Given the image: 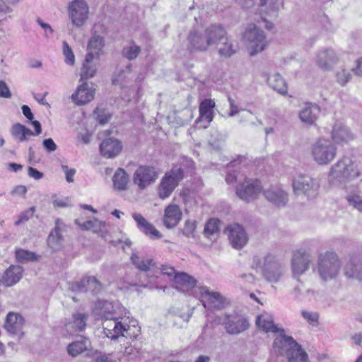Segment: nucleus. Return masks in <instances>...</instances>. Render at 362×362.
Returning a JSON list of instances; mask_svg holds the SVG:
<instances>
[{"mask_svg":"<svg viewBox=\"0 0 362 362\" xmlns=\"http://www.w3.org/2000/svg\"><path fill=\"white\" fill-rule=\"evenodd\" d=\"M93 313L103 320L104 333L111 339L124 336L129 328V313L118 301L98 300Z\"/></svg>","mask_w":362,"mask_h":362,"instance_id":"f257e3e1","label":"nucleus"},{"mask_svg":"<svg viewBox=\"0 0 362 362\" xmlns=\"http://www.w3.org/2000/svg\"><path fill=\"white\" fill-rule=\"evenodd\" d=\"M362 169L359 163L350 156H343L329 169L328 182L334 186L346 187L348 183L361 179Z\"/></svg>","mask_w":362,"mask_h":362,"instance_id":"f03ea898","label":"nucleus"},{"mask_svg":"<svg viewBox=\"0 0 362 362\" xmlns=\"http://www.w3.org/2000/svg\"><path fill=\"white\" fill-rule=\"evenodd\" d=\"M272 351L276 355L286 356L288 362H308L307 354L283 329L276 333Z\"/></svg>","mask_w":362,"mask_h":362,"instance_id":"7ed1b4c3","label":"nucleus"},{"mask_svg":"<svg viewBox=\"0 0 362 362\" xmlns=\"http://www.w3.org/2000/svg\"><path fill=\"white\" fill-rule=\"evenodd\" d=\"M219 25H211L202 30H192L187 36V47L191 52H206L216 44Z\"/></svg>","mask_w":362,"mask_h":362,"instance_id":"20e7f679","label":"nucleus"},{"mask_svg":"<svg viewBox=\"0 0 362 362\" xmlns=\"http://www.w3.org/2000/svg\"><path fill=\"white\" fill-rule=\"evenodd\" d=\"M242 41L251 57L263 52L269 44L264 30L252 23L245 26L242 33Z\"/></svg>","mask_w":362,"mask_h":362,"instance_id":"39448f33","label":"nucleus"},{"mask_svg":"<svg viewBox=\"0 0 362 362\" xmlns=\"http://www.w3.org/2000/svg\"><path fill=\"white\" fill-rule=\"evenodd\" d=\"M310 156L318 165H327L337 157V146L328 138H317L310 145Z\"/></svg>","mask_w":362,"mask_h":362,"instance_id":"423d86ee","label":"nucleus"},{"mask_svg":"<svg viewBox=\"0 0 362 362\" xmlns=\"http://www.w3.org/2000/svg\"><path fill=\"white\" fill-rule=\"evenodd\" d=\"M317 267L320 279L323 281H329L338 275L341 262L337 253L326 251L318 255Z\"/></svg>","mask_w":362,"mask_h":362,"instance_id":"0eeeda50","label":"nucleus"},{"mask_svg":"<svg viewBox=\"0 0 362 362\" xmlns=\"http://www.w3.org/2000/svg\"><path fill=\"white\" fill-rule=\"evenodd\" d=\"M316 242L309 240L304 243L305 247L300 248L294 252L291 261V268L293 277L299 281L301 275L305 273L311 264V255L309 252L311 247H314Z\"/></svg>","mask_w":362,"mask_h":362,"instance_id":"6e6552de","label":"nucleus"},{"mask_svg":"<svg viewBox=\"0 0 362 362\" xmlns=\"http://www.w3.org/2000/svg\"><path fill=\"white\" fill-rule=\"evenodd\" d=\"M68 19L77 28L84 26L90 18V6L86 0H71L66 5Z\"/></svg>","mask_w":362,"mask_h":362,"instance_id":"1a4fd4ad","label":"nucleus"},{"mask_svg":"<svg viewBox=\"0 0 362 362\" xmlns=\"http://www.w3.org/2000/svg\"><path fill=\"white\" fill-rule=\"evenodd\" d=\"M320 185L317 179L308 174H298L293 177L292 188L296 195H304L308 198L315 197Z\"/></svg>","mask_w":362,"mask_h":362,"instance_id":"9d476101","label":"nucleus"},{"mask_svg":"<svg viewBox=\"0 0 362 362\" xmlns=\"http://www.w3.org/2000/svg\"><path fill=\"white\" fill-rule=\"evenodd\" d=\"M218 36L216 39V44L214 45L217 49L220 57L228 59L235 54L238 50L237 43L227 33L226 29L218 25L217 30Z\"/></svg>","mask_w":362,"mask_h":362,"instance_id":"9b49d317","label":"nucleus"},{"mask_svg":"<svg viewBox=\"0 0 362 362\" xmlns=\"http://www.w3.org/2000/svg\"><path fill=\"white\" fill-rule=\"evenodd\" d=\"M182 178L183 171L181 168L173 169L166 173L158 187V197L162 199L169 197Z\"/></svg>","mask_w":362,"mask_h":362,"instance_id":"f8f14e48","label":"nucleus"},{"mask_svg":"<svg viewBox=\"0 0 362 362\" xmlns=\"http://www.w3.org/2000/svg\"><path fill=\"white\" fill-rule=\"evenodd\" d=\"M228 101L229 103L228 117H238L239 124L244 126L255 127L257 124H262V121L251 111L241 108L232 98L228 97Z\"/></svg>","mask_w":362,"mask_h":362,"instance_id":"ddd939ff","label":"nucleus"},{"mask_svg":"<svg viewBox=\"0 0 362 362\" xmlns=\"http://www.w3.org/2000/svg\"><path fill=\"white\" fill-rule=\"evenodd\" d=\"M327 132L336 146L348 144L356 138L350 128L339 120L334 121L330 129L327 128Z\"/></svg>","mask_w":362,"mask_h":362,"instance_id":"4468645a","label":"nucleus"},{"mask_svg":"<svg viewBox=\"0 0 362 362\" xmlns=\"http://www.w3.org/2000/svg\"><path fill=\"white\" fill-rule=\"evenodd\" d=\"M199 296L203 306L209 310L224 309L228 301L220 293L211 291L206 286L199 288Z\"/></svg>","mask_w":362,"mask_h":362,"instance_id":"2eb2a0df","label":"nucleus"},{"mask_svg":"<svg viewBox=\"0 0 362 362\" xmlns=\"http://www.w3.org/2000/svg\"><path fill=\"white\" fill-rule=\"evenodd\" d=\"M262 191L257 180L245 179L236 187V194L242 200L250 202L256 199Z\"/></svg>","mask_w":362,"mask_h":362,"instance_id":"dca6fc26","label":"nucleus"},{"mask_svg":"<svg viewBox=\"0 0 362 362\" xmlns=\"http://www.w3.org/2000/svg\"><path fill=\"white\" fill-rule=\"evenodd\" d=\"M218 323L223 324L229 334H239L250 326L247 319L238 315L224 314L218 318Z\"/></svg>","mask_w":362,"mask_h":362,"instance_id":"f3484780","label":"nucleus"},{"mask_svg":"<svg viewBox=\"0 0 362 362\" xmlns=\"http://www.w3.org/2000/svg\"><path fill=\"white\" fill-rule=\"evenodd\" d=\"M340 60L337 50L331 47H324L319 49L315 57L316 65L322 70H332Z\"/></svg>","mask_w":362,"mask_h":362,"instance_id":"a211bd4d","label":"nucleus"},{"mask_svg":"<svg viewBox=\"0 0 362 362\" xmlns=\"http://www.w3.org/2000/svg\"><path fill=\"white\" fill-rule=\"evenodd\" d=\"M262 267L264 276L270 282H277L284 272V266L271 255L264 257Z\"/></svg>","mask_w":362,"mask_h":362,"instance_id":"6ab92c4d","label":"nucleus"},{"mask_svg":"<svg viewBox=\"0 0 362 362\" xmlns=\"http://www.w3.org/2000/svg\"><path fill=\"white\" fill-rule=\"evenodd\" d=\"M158 177L155 168L148 165H141L134 172L133 181L139 189H144L153 183Z\"/></svg>","mask_w":362,"mask_h":362,"instance_id":"aec40b11","label":"nucleus"},{"mask_svg":"<svg viewBox=\"0 0 362 362\" xmlns=\"http://www.w3.org/2000/svg\"><path fill=\"white\" fill-rule=\"evenodd\" d=\"M225 233L227 234L232 247L235 249L242 248L248 241L245 229L239 224L234 223L228 226Z\"/></svg>","mask_w":362,"mask_h":362,"instance_id":"412c9836","label":"nucleus"},{"mask_svg":"<svg viewBox=\"0 0 362 362\" xmlns=\"http://www.w3.org/2000/svg\"><path fill=\"white\" fill-rule=\"evenodd\" d=\"M81 82V83L78 86L76 91L71 96L72 102L78 106L90 103L95 95V88L85 81Z\"/></svg>","mask_w":362,"mask_h":362,"instance_id":"4be33fe9","label":"nucleus"},{"mask_svg":"<svg viewBox=\"0 0 362 362\" xmlns=\"http://www.w3.org/2000/svg\"><path fill=\"white\" fill-rule=\"evenodd\" d=\"M32 124L35 131L32 132L25 125L16 123L11 128V134L19 142L28 141L31 136H38L42 132L41 124L38 121H33Z\"/></svg>","mask_w":362,"mask_h":362,"instance_id":"5701e85b","label":"nucleus"},{"mask_svg":"<svg viewBox=\"0 0 362 362\" xmlns=\"http://www.w3.org/2000/svg\"><path fill=\"white\" fill-rule=\"evenodd\" d=\"M24 319L21 315L10 312L6 316L4 328L8 333L16 335L21 339L24 335Z\"/></svg>","mask_w":362,"mask_h":362,"instance_id":"b1692460","label":"nucleus"},{"mask_svg":"<svg viewBox=\"0 0 362 362\" xmlns=\"http://www.w3.org/2000/svg\"><path fill=\"white\" fill-rule=\"evenodd\" d=\"M345 275L349 279L362 280V256L358 254L350 255L344 266Z\"/></svg>","mask_w":362,"mask_h":362,"instance_id":"393cba45","label":"nucleus"},{"mask_svg":"<svg viewBox=\"0 0 362 362\" xmlns=\"http://www.w3.org/2000/svg\"><path fill=\"white\" fill-rule=\"evenodd\" d=\"M215 107V102L211 99H204L199 105V116L196 120L197 124L203 123L201 128H206L214 119L213 109Z\"/></svg>","mask_w":362,"mask_h":362,"instance_id":"a878e982","label":"nucleus"},{"mask_svg":"<svg viewBox=\"0 0 362 362\" xmlns=\"http://www.w3.org/2000/svg\"><path fill=\"white\" fill-rule=\"evenodd\" d=\"M182 216V212L180 206L175 204H170L164 210L163 223L167 228H173L178 225Z\"/></svg>","mask_w":362,"mask_h":362,"instance_id":"bb28decb","label":"nucleus"},{"mask_svg":"<svg viewBox=\"0 0 362 362\" xmlns=\"http://www.w3.org/2000/svg\"><path fill=\"white\" fill-rule=\"evenodd\" d=\"M259 13L262 19L275 18L283 6L282 0H257Z\"/></svg>","mask_w":362,"mask_h":362,"instance_id":"cd10ccee","label":"nucleus"},{"mask_svg":"<svg viewBox=\"0 0 362 362\" xmlns=\"http://www.w3.org/2000/svg\"><path fill=\"white\" fill-rule=\"evenodd\" d=\"M122 149V145L117 139L107 138L104 139L100 145V152L106 158H112L117 156Z\"/></svg>","mask_w":362,"mask_h":362,"instance_id":"c85d7f7f","label":"nucleus"},{"mask_svg":"<svg viewBox=\"0 0 362 362\" xmlns=\"http://www.w3.org/2000/svg\"><path fill=\"white\" fill-rule=\"evenodd\" d=\"M320 107L314 103H305L299 111V118L305 124L313 125L319 117Z\"/></svg>","mask_w":362,"mask_h":362,"instance_id":"c756f323","label":"nucleus"},{"mask_svg":"<svg viewBox=\"0 0 362 362\" xmlns=\"http://www.w3.org/2000/svg\"><path fill=\"white\" fill-rule=\"evenodd\" d=\"M132 218L136 223L137 228L151 239H159L161 233L140 214L134 213Z\"/></svg>","mask_w":362,"mask_h":362,"instance_id":"7c9ffc66","label":"nucleus"},{"mask_svg":"<svg viewBox=\"0 0 362 362\" xmlns=\"http://www.w3.org/2000/svg\"><path fill=\"white\" fill-rule=\"evenodd\" d=\"M265 198L272 204L283 207L288 202V194L279 187H270L264 192Z\"/></svg>","mask_w":362,"mask_h":362,"instance_id":"2f4dec72","label":"nucleus"},{"mask_svg":"<svg viewBox=\"0 0 362 362\" xmlns=\"http://www.w3.org/2000/svg\"><path fill=\"white\" fill-rule=\"evenodd\" d=\"M98 60L95 57H91L90 54H86L81 70L80 81L91 78L95 75L98 66L97 61Z\"/></svg>","mask_w":362,"mask_h":362,"instance_id":"473e14b6","label":"nucleus"},{"mask_svg":"<svg viewBox=\"0 0 362 362\" xmlns=\"http://www.w3.org/2000/svg\"><path fill=\"white\" fill-rule=\"evenodd\" d=\"M257 327L265 332L276 333L281 328L278 327L274 322V317L268 313H263L258 315L256 319Z\"/></svg>","mask_w":362,"mask_h":362,"instance_id":"72a5a7b5","label":"nucleus"},{"mask_svg":"<svg viewBox=\"0 0 362 362\" xmlns=\"http://www.w3.org/2000/svg\"><path fill=\"white\" fill-rule=\"evenodd\" d=\"M196 280L186 273H180L174 276V287L183 292H187L196 286Z\"/></svg>","mask_w":362,"mask_h":362,"instance_id":"f704fd0d","label":"nucleus"},{"mask_svg":"<svg viewBox=\"0 0 362 362\" xmlns=\"http://www.w3.org/2000/svg\"><path fill=\"white\" fill-rule=\"evenodd\" d=\"M74 289L78 291H90L92 293H98L101 289L100 283L94 276H88L83 279L80 282L74 285Z\"/></svg>","mask_w":362,"mask_h":362,"instance_id":"c9c22d12","label":"nucleus"},{"mask_svg":"<svg viewBox=\"0 0 362 362\" xmlns=\"http://www.w3.org/2000/svg\"><path fill=\"white\" fill-rule=\"evenodd\" d=\"M23 269L19 266H11L3 276L2 283L6 286H11L18 282L22 277Z\"/></svg>","mask_w":362,"mask_h":362,"instance_id":"e433bc0d","label":"nucleus"},{"mask_svg":"<svg viewBox=\"0 0 362 362\" xmlns=\"http://www.w3.org/2000/svg\"><path fill=\"white\" fill-rule=\"evenodd\" d=\"M105 42L103 37L98 35H94L88 41L87 54H90L91 57H95L97 59L103 54V47Z\"/></svg>","mask_w":362,"mask_h":362,"instance_id":"4c0bfd02","label":"nucleus"},{"mask_svg":"<svg viewBox=\"0 0 362 362\" xmlns=\"http://www.w3.org/2000/svg\"><path fill=\"white\" fill-rule=\"evenodd\" d=\"M55 224L56 226L54 229L49 233L47 238V244L53 250H59L62 243V235L61 233V226L62 225V222L60 219H57Z\"/></svg>","mask_w":362,"mask_h":362,"instance_id":"58836bf2","label":"nucleus"},{"mask_svg":"<svg viewBox=\"0 0 362 362\" xmlns=\"http://www.w3.org/2000/svg\"><path fill=\"white\" fill-rule=\"evenodd\" d=\"M90 346V340L88 338L82 337L80 340L69 344L66 347V350L69 355L72 357H76L86 350H88Z\"/></svg>","mask_w":362,"mask_h":362,"instance_id":"ea45409f","label":"nucleus"},{"mask_svg":"<svg viewBox=\"0 0 362 362\" xmlns=\"http://www.w3.org/2000/svg\"><path fill=\"white\" fill-rule=\"evenodd\" d=\"M267 83L272 89L281 95H285L287 94L288 88L286 83L279 74L275 73L267 76Z\"/></svg>","mask_w":362,"mask_h":362,"instance_id":"a19ab883","label":"nucleus"},{"mask_svg":"<svg viewBox=\"0 0 362 362\" xmlns=\"http://www.w3.org/2000/svg\"><path fill=\"white\" fill-rule=\"evenodd\" d=\"M131 260L134 265L141 271L151 272L155 267V264L151 259L141 257L136 253L132 254Z\"/></svg>","mask_w":362,"mask_h":362,"instance_id":"79ce46f5","label":"nucleus"},{"mask_svg":"<svg viewBox=\"0 0 362 362\" xmlns=\"http://www.w3.org/2000/svg\"><path fill=\"white\" fill-rule=\"evenodd\" d=\"M114 188L117 190L123 191L127 187L129 177L122 168H118L112 178Z\"/></svg>","mask_w":362,"mask_h":362,"instance_id":"37998d69","label":"nucleus"},{"mask_svg":"<svg viewBox=\"0 0 362 362\" xmlns=\"http://www.w3.org/2000/svg\"><path fill=\"white\" fill-rule=\"evenodd\" d=\"M346 201L348 205L356 209L360 213H362V192L354 191L348 194L346 197Z\"/></svg>","mask_w":362,"mask_h":362,"instance_id":"c03bdc74","label":"nucleus"},{"mask_svg":"<svg viewBox=\"0 0 362 362\" xmlns=\"http://www.w3.org/2000/svg\"><path fill=\"white\" fill-rule=\"evenodd\" d=\"M141 96V88L139 86H134L125 88L122 90V97L123 100L130 101L134 100H139Z\"/></svg>","mask_w":362,"mask_h":362,"instance_id":"a18cd8bd","label":"nucleus"},{"mask_svg":"<svg viewBox=\"0 0 362 362\" xmlns=\"http://www.w3.org/2000/svg\"><path fill=\"white\" fill-rule=\"evenodd\" d=\"M141 52V47L134 42L125 46L122 49V55L129 60L135 59Z\"/></svg>","mask_w":362,"mask_h":362,"instance_id":"49530a36","label":"nucleus"},{"mask_svg":"<svg viewBox=\"0 0 362 362\" xmlns=\"http://www.w3.org/2000/svg\"><path fill=\"white\" fill-rule=\"evenodd\" d=\"M219 231V221L216 218L209 219L205 224L204 234L208 238H211V236L216 235Z\"/></svg>","mask_w":362,"mask_h":362,"instance_id":"de8ad7c7","label":"nucleus"},{"mask_svg":"<svg viewBox=\"0 0 362 362\" xmlns=\"http://www.w3.org/2000/svg\"><path fill=\"white\" fill-rule=\"evenodd\" d=\"M88 315L83 313H77L73 316V322L69 325L75 331H82L86 325Z\"/></svg>","mask_w":362,"mask_h":362,"instance_id":"09e8293b","label":"nucleus"},{"mask_svg":"<svg viewBox=\"0 0 362 362\" xmlns=\"http://www.w3.org/2000/svg\"><path fill=\"white\" fill-rule=\"evenodd\" d=\"M62 52L65 57V63L68 65L73 66L75 63V55L72 51V49L65 41L63 42Z\"/></svg>","mask_w":362,"mask_h":362,"instance_id":"8fccbe9b","label":"nucleus"},{"mask_svg":"<svg viewBox=\"0 0 362 362\" xmlns=\"http://www.w3.org/2000/svg\"><path fill=\"white\" fill-rule=\"evenodd\" d=\"M16 257L20 262L36 259V256L33 252L22 249H19L16 251Z\"/></svg>","mask_w":362,"mask_h":362,"instance_id":"3c124183","label":"nucleus"},{"mask_svg":"<svg viewBox=\"0 0 362 362\" xmlns=\"http://www.w3.org/2000/svg\"><path fill=\"white\" fill-rule=\"evenodd\" d=\"M298 282V284L296 285L292 292L291 295L293 296V298L299 301H303L304 300V293L305 290L304 289V285L302 281L299 279V281H297Z\"/></svg>","mask_w":362,"mask_h":362,"instance_id":"603ef678","label":"nucleus"},{"mask_svg":"<svg viewBox=\"0 0 362 362\" xmlns=\"http://www.w3.org/2000/svg\"><path fill=\"white\" fill-rule=\"evenodd\" d=\"M196 227L195 221L187 220L185 221L182 233L187 237H193Z\"/></svg>","mask_w":362,"mask_h":362,"instance_id":"864d4df0","label":"nucleus"},{"mask_svg":"<svg viewBox=\"0 0 362 362\" xmlns=\"http://www.w3.org/2000/svg\"><path fill=\"white\" fill-rule=\"evenodd\" d=\"M302 316L310 324L313 325L317 324L319 319V315L317 313L303 310L302 311Z\"/></svg>","mask_w":362,"mask_h":362,"instance_id":"5fc2aeb1","label":"nucleus"},{"mask_svg":"<svg viewBox=\"0 0 362 362\" xmlns=\"http://www.w3.org/2000/svg\"><path fill=\"white\" fill-rule=\"evenodd\" d=\"M94 115H95L97 121L101 124L107 123L110 117L109 114L106 113L103 110L99 108H97L94 111Z\"/></svg>","mask_w":362,"mask_h":362,"instance_id":"6e6d98bb","label":"nucleus"},{"mask_svg":"<svg viewBox=\"0 0 362 362\" xmlns=\"http://www.w3.org/2000/svg\"><path fill=\"white\" fill-rule=\"evenodd\" d=\"M61 168L62 169V170L64 171V173L65 174V178H66V182L69 183L74 182V177L76 172V169L69 168L66 165H62Z\"/></svg>","mask_w":362,"mask_h":362,"instance_id":"4d7b16f0","label":"nucleus"},{"mask_svg":"<svg viewBox=\"0 0 362 362\" xmlns=\"http://www.w3.org/2000/svg\"><path fill=\"white\" fill-rule=\"evenodd\" d=\"M351 77V76L349 71L345 69H342L337 74V81L342 86L348 83L350 81Z\"/></svg>","mask_w":362,"mask_h":362,"instance_id":"13d9d810","label":"nucleus"},{"mask_svg":"<svg viewBox=\"0 0 362 362\" xmlns=\"http://www.w3.org/2000/svg\"><path fill=\"white\" fill-rule=\"evenodd\" d=\"M35 208L31 207L28 210L23 211L20 215L18 221L16 222V225H18L20 223L28 221L34 214Z\"/></svg>","mask_w":362,"mask_h":362,"instance_id":"bf43d9fd","label":"nucleus"},{"mask_svg":"<svg viewBox=\"0 0 362 362\" xmlns=\"http://www.w3.org/2000/svg\"><path fill=\"white\" fill-rule=\"evenodd\" d=\"M320 297V293L313 289H307L304 293V300H318Z\"/></svg>","mask_w":362,"mask_h":362,"instance_id":"052dcab7","label":"nucleus"},{"mask_svg":"<svg viewBox=\"0 0 362 362\" xmlns=\"http://www.w3.org/2000/svg\"><path fill=\"white\" fill-rule=\"evenodd\" d=\"M160 269V273L163 275L168 276L169 278H173V280L174 281V276L175 275H177L178 274L175 273V270L173 267H168L167 265H162Z\"/></svg>","mask_w":362,"mask_h":362,"instance_id":"680f3d73","label":"nucleus"},{"mask_svg":"<svg viewBox=\"0 0 362 362\" xmlns=\"http://www.w3.org/2000/svg\"><path fill=\"white\" fill-rule=\"evenodd\" d=\"M42 146L47 152H53L57 149V145L51 138L43 140Z\"/></svg>","mask_w":362,"mask_h":362,"instance_id":"e2e57ef3","label":"nucleus"},{"mask_svg":"<svg viewBox=\"0 0 362 362\" xmlns=\"http://www.w3.org/2000/svg\"><path fill=\"white\" fill-rule=\"evenodd\" d=\"M11 96V94L6 83L3 81H0V97L9 98Z\"/></svg>","mask_w":362,"mask_h":362,"instance_id":"0e129e2a","label":"nucleus"},{"mask_svg":"<svg viewBox=\"0 0 362 362\" xmlns=\"http://www.w3.org/2000/svg\"><path fill=\"white\" fill-rule=\"evenodd\" d=\"M37 23L45 30L47 37H49L52 35L53 30L49 24L44 23L40 19H37Z\"/></svg>","mask_w":362,"mask_h":362,"instance_id":"69168bd1","label":"nucleus"},{"mask_svg":"<svg viewBox=\"0 0 362 362\" xmlns=\"http://www.w3.org/2000/svg\"><path fill=\"white\" fill-rule=\"evenodd\" d=\"M28 175L35 180H40L43 177V174L42 173L32 167L28 168Z\"/></svg>","mask_w":362,"mask_h":362,"instance_id":"338daca9","label":"nucleus"},{"mask_svg":"<svg viewBox=\"0 0 362 362\" xmlns=\"http://www.w3.org/2000/svg\"><path fill=\"white\" fill-rule=\"evenodd\" d=\"M94 362H115L105 354H97L94 358Z\"/></svg>","mask_w":362,"mask_h":362,"instance_id":"774afa93","label":"nucleus"}]
</instances>
